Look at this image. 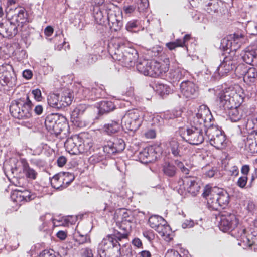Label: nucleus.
Returning a JSON list of instances; mask_svg holds the SVG:
<instances>
[{"instance_id":"1","label":"nucleus","mask_w":257,"mask_h":257,"mask_svg":"<svg viewBox=\"0 0 257 257\" xmlns=\"http://www.w3.org/2000/svg\"><path fill=\"white\" fill-rule=\"evenodd\" d=\"M216 102L220 107L231 108L236 105H240L243 101L244 93L243 89L238 84L223 89L217 88L215 90Z\"/></svg>"},{"instance_id":"2","label":"nucleus","mask_w":257,"mask_h":257,"mask_svg":"<svg viewBox=\"0 0 257 257\" xmlns=\"http://www.w3.org/2000/svg\"><path fill=\"white\" fill-rule=\"evenodd\" d=\"M216 102L220 107L231 108L236 105H240L243 101L244 93L243 89L238 84L223 89L217 88L215 90Z\"/></svg>"},{"instance_id":"3","label":"nucleus","mask_w":257,"mask_h":257,"mask_svg":"<svg viewBox=\"0 0 257 257\" xmlns=\"http://www.w3.org/2000/svg\"><path fill=\"white\" fill-rule=\"evenodd\" d=\"M202 196L207 201L208 208L213 210L225 208L229 202V196L227 192L218 187L205 186Z\"/></svg>"},{"instance_id":"4","label":"nucleus","mask_w":257,"mask_h":257,"mask_svg":"<svg viewBox=\"0 0 257 257\" xmlns=\"http://www.w3.org/2000/svg\"><path fill=\"white\" fill-rule=\"evenodd\" d=\"M47 129L51 133L55 134L56 136L62 134L66 135L68 125L63 116H60L57 114H51L48 115L45 121Z\"/></svg>"},{"instance_id":"5","label":"nucleus","mask_w":257,"mask_h":257,"mask_svg":"<svg viewBox=\"0 0 257 257\" xmlns=\"http://www.w3.org/2000/svg\"><path fill=\"white\" fill-rule=\"evenodd\" d=\"M73 97L71 91L65 89L59 94L49 93L47 97V102L50 107L61 109L70 105Z\"/></svg>"},{"instance_id":"6","label":"nucleus","mask_w":257,"mask_h":257,"mask_svg":"<svg viewBox=\"0 0 257 257\" xmlns=\"http://www.w3.org/2000/svg\"><path fill=\"white\" fill-rule=\"evenodd\" d=\"M206 131V130L194 125L190 127L182 128L180 130V135L189 144L197 145L203 142Z\"/></svg>"},{"instance_id":"7","label":"nucleus","mask_w":257,"mask_h":257,"mask_svg":"<svg viewBox=\"0 0 257 257\" xmlns=\"http://www.w3.org/2000/svg\"><path fill=\"white\" fill-rule=\"evenodd\" d=\"M141 116L142 112L137 109L127 111L121 119L122 126L129 131H136L141 124Z\"/></svg>"},{"instance_id":"8","label":"nucleus","mask_w":257,"mask_h":257,"mask_svg":"<svg viewBox=\"0 0 257 257\" xmlns=\"http://www.w3.org/2000/svg\"><path fill=\"white\" fill-rule=\"evenodd\" d=\"M213 116L209 109L206 105L200 106L197 113L193 118V124L202 128L207 130L214 126L211 123Z\"/></svg>"},{"instance_id":"9","label":"nucleus","mask_w":257,"mask_h":257,"mask_svg":"<svg viewBox=\"0 0 257 257\" xmlns=\"http://www.w3.org/2000/svg\"><path fill=\"white\" fill-rule=\"evenodd\" d=\"M206 135L210 144L217 149H222L226 147V139L224 134L217 126L209 127L206 130Z\"/></svg>"},{"instance_id":"10","label":"nucleus","mask_w":257,"mask_h":257,"mask_svg":"<svg viewBox=\"0 0 257 257\" xmlns=\"http://www.w3.org/2000/svg\"><path fill=\"white\" fill-rule=\"evenodd\" d=\"M218 227L224 232H231L235 229L239 223L236 215L231 212H222L219 216Z\"/></svg>"},{"instance_id":"11","label":"nucleus","mask_w":257,"mask_h":257,"mask_svg":"<svg viewBox=\"0 0 257 257\" xmlns=\"http://www.w3.org/2000/svg\"><path fill=\"white\" fill-rule=\"evenodd\" d=\"M123 16L122 11L114 5V8H109L107 17V23L109 24L111 31L120 30L122 26Z\"/></svg>"},{"instance_id":"12","label":"nucleus","mask_w":257,"mask_h":257,"mask_svg":"<svg viewBox=\"0 0 257 257\" xmlns=\"http://www.w3.org/2000/svg\"><path fill=\"white\" fill-rule=\"evenodd\" d=\"M114 238L112 235H108L99 243L98 252L100 255L102 253L105 255V253L111 248L112 249L114 253H117V255L120 254V245L115 241Z\"/></svg>"},{"instance_id":"13","label":"nucleus","mask_w":257,"mask_h":257,"mask_svg":"<svg viewBox=\"0 0 257 257\" xmlns=\"http://www.w3.org/2000/svg\"><path fill=\"white\" fill-rule=\"evenodd\" d=\"M137 71L145 76L156 77L168 69L167 65H137Z\"/></svg>"},{"instance_id":"14","label":"nucleus","mask_w":257,"mask_h":257,"mask_svg":"<svg viewBox=\"0 0 257 257\" xmlns=\"http://www.w3.org/2000/svg\"><path fill=\"white\" fill-rule=\"evenodd\" d=\"M114 8V5L111 3L105 4L103 6H95L93 10L95 21L100 25L105 24L109 8Z\"/></svg>"},{"instance_id":"15","label":"nucleus","mask_w":257,"mask_h":257,"mask_svg":"<svg viewBox=\"0 0 257 257\" xmlns=\"http://www.w3.org/2000/svg\"><path fill=\"white\" fill-rule=\"evenodd\" d=\"M88 108V105L80 104L77 105L72 111L71 121L73 124L78 127H83L87 125V122L83 120L82 115Z\"/></svg>"},{"instance_id":"16","label":"nucleus","mask_w":257,"mask_h":257,"mask_svg":"<svg viewBox=\"0 0 257 257\" xmlns=\"http://www.w3.org/2000/svg\"><path fill=\"white\" fill-rule=\"evenodd\" d=\"M7 16L10 17V21L13 23L16 24L17 27L21 24L24 23L27 18V13L23 7L8 8L5 10Z\"/></svg>"},{"instance_id":"17","label":"nucleus","mask_w":257,"mask_h":257,"mask_svg":"<svg viewBox=\"0 0 257 257\" xmlns=\"http://www.w3.org/2000/svg\"><path fill=\"white\" fill-rule=\"evenodd\" d=\"M81 142L80 138L76 135L68 138L64 144L66 150L73 155L82 153L84 151L83 146L85 145L86 142H84L83 145Z\"/></svg>"},{"instance_id":"18","label":"nucleus","mask_w":257,"mask_h":257,"mask_svg":"<svg viewBox=\"0 0 257 257\" xmlns=\"http://www.w3.org/2000/svg\"><path fill=\"white\" fill-rule=\"evenodd\" d=\"M12 200L19 205L33 200L35 195L27 190H15L11 194Z\"/></svg>"},{"instance_id":"19","label":"nucleus","mask_w":257,"mask_h":257,"mask_svg":"<svg viewBox=\"0 0 257 257\" xmlns=\"http://www.w3.org/2000/svg\"><path fill=\"white\" fill-rule=\"evenodd\" d=\"M180 90L182 94L186 98H194L198 95L197 87L191 81L182 82L180 84Z\"/></svg>"},{"instance_id":"20","label":"nucleus","mask_w":257,"mask_h":257,"mask_svg":"<svg viewBox=\"0 0 257 257\" xmlns=\"http://www.w3.org/2000/svg\"><path fill=\"white\" fill-rule=\"evenodd\" d=\"M25 100V104L23 105L22 108L21 107V112L18 111V113L16 110H19L17 106L14 108V114L16 118L18 119H28L32 116V103L30 100L28 96H26Z\"/></svg>"},{"instance_id":"21","label":"nucleus","mask_w":257,"mask_h":257,"mask_svg":"<svg viewBox=\"0 0 257 257\" xmlns=\"http://www.w3.org/2000/svg\"><path fill=\"white\" fill-rule=\"evenodd\" d=\"M101 90L98 89L81 87L79 89L78 93L81 99L95 100L101 97L99 92Z\"/></svg>"},{"instance_id":"22","label":"nucleus","mask_w":257,"mask_h":257,"mask_svg":"<svg viewBox=\"0 0 257 257\" xmlns=\"http://www.w3.org/2000/svg\"><path fill=\"white\" fill-rule=\"evenodd\" d=\"M17 25L10 20L0 23V35L3 37H10L17 33Z\"/></svg>"},{"instance_id":"23","label":"nucleus","mask_w":257,"mask_h":257,"mask_svg":"<svg viewBox=\"0 0 257 257\" xmlns=\"http://www.w3.org/2000/svg\"><path fill=\"white\" fill-rule=\"evenodd\" d=\"M179 184H183V188L193 195H195L199 191L200 186L196 182V179L193 177H185L184 179L179 181Z\"/></svg>"},{"instance_id":"24","label":"nucleus","mask_w":257,"mask_h":257,"mask_svg":"<svg viewBox=\"0 0 257 257\" xmlns=\"http://www.w3.org/2000/svg\"><path fill=\"white\" fill-rule=\"evenodd\" d=\"M138 158L144 163L151 162L157 159V155L153 147L146 148L140 152Z\"/></svg>"},{"instance_id":"25","label":"nucleus","mask_w":257,"mask_h":257,"mask_svg":"<svg viewBox=\"0 0 257 257\" xmlns=\"http://www.w3.org/2000/svg\"><path fill=\"white\" fill-rule=\"evenodd\" d=\"M166 146L175 157H182L184 154L182 147L179 145L175 138L169 139L166 143Z\"/></svg>"},{"instance_id":"26","label":"nucleus","mask_w":257,"mask_h":257,"mask_svg":"<svg viewBox=\"0 0 257 257\" xmlns=\"http://www.w3.org/2000/svg\"><path fill=\"white\" fill-rule=\"evenodd\" d=\"M239 106L235 104L231 108H226L228 109V117L232 122L238 121L243 116V110Z\"/></svg>"},{"instance_id":"27","label":"nucleus","mask_w":257,"mask_h":257,"mask_svg":"<svg viewBox=\"0 0 257 257\" xmlns=\"http://www.w3.org/2000/svg\"><path fill=\"white\" fill-rule=\"evenodd\" d=\"M224 3L220 0H210L206 5L205 10L209 14H212L221 11Z\"/></svg>"},{"instance_id":"28","label":"nucleus","mask_w":257,"mask_h":257,"mask_svg":"<svg viewBox=\"0 0 257 257\" xmlns=\"http://www.w3.org/2000/svg\"><path fill=\"white\" fill-rule=\"evenodd\" d=\"M156 231L167 241H169L172 239V231L166 221H165V223L160 225V227L158 228Z\"/></svg>"},{"instance_id":"29","label":"nucleus","mask_w":257,"mask_h":257,"mask_svg":"<svg viewBox=\"0 0 257 257\" xmlns=\"http://www.w3.org/2000/svg\"><path fill=\"white\" fill-rule=\"evenodd\" d=\"M176 166L175 162H165L162 166V171L164 174L170 177L175 176L177 171Z\"/></svg>"},{"instance_id":"30","label":"nucleus","mask_w":257,"mask_h":257,"mask_svg":"<svg viewBox=\"0 0 257 257\" xmlns=\"http://www.w3.org/2000/svg\"><path fill=\"white\" fill-rule=\"evenodd\" d=\"M20 163L22 166L23 172L27 178L35 179L37 176V173L33 168L30 167L28 163L25 159H21Z\"/></svg>"},{"instance_id":"31","label":"nucleus","mask_w":257,"mask_h":257,"mask_svg":"<svg viewBox=\"0 0 257 257\" xmlns=\"http://www.w3.org/2000/svg\"><path fill=\"white\" fill-rule=\"evenodd\" d=\"M52 217L50 214H47L41 216L38 221V228L39 230L46 231L49 229V227L51 224Z\"/></svg>"},{"instance_id":"32","label":"nucleus","mask_w":257,"mask_h":257,"mask_svg":"<svg viewBox=\"0 0 257 257\" xmlns=\"http://www.w3.org/2000/svg\"><path fill=\"white\" fill-rule=\"evenodd\" d=\"M254 134L249 135L244 140L245 148L252 153L257 152V141Z\"/></svg>"},{"instance_id":"33","label":"nucleus","mask_w":257,"mask_h":257,"mask_svg":"<svg viewBox=\"0 0 257 257\" xmlns=\"http://www.w3.org/2000/svg\"><path fill=\"white\" fill-rule=\"evenodd\" d=\"M165 220L157 215H152L150 217L148 222L150 226L156 231L160 227V225L165 223Z\"/></svg>"},{"instance_id":"34","label":"nucleus","mask_w":257,"mask_h":257,"mask_svg":"<svg viewBox=\"0 0 257 257\" xmlns=\"http://www.w3.org/2000/svg\"><path fill=\"white\" fill-rule=\"evenodd\" d=\"M247 49V50L245 51L242 55V59L246 64H252L253 59L256 58L257 52L252 49H250L249 47Z\"/></svg>"},{"instance_id":"35","label":"nucleus","mask_w":257,"mask_h":257,"mask_svg":"<svg viewBox=\"0 0 257 257\" xmlns=\"http://www.w3.org/2000/svg\"><path fill=\"white\" fill-rule=\"evenodd\" d=\"M120 125L118 121H111L104 125L103 130L108 135L116 133L120 128Z\"/></svg>"},{"instance_id":"36","label":"nucleus","mask_w":257,"mask_h":257,"mask_svg":"<svg viewBox=\"0 0 257 257\" xmlns=\"http://www.w3.org/2000/svg\"><path fill=\"white\" fill-rule=\"evenodd\" d=\"M114 108L115 105L111 101H102L99 104V112L101 113L109 112Z\"/></svg>"},{"instance_id":"37","label":"nucleus","mask_w":257,"mask_h":257,"mask_svg":"<svg viewBox=\"0 0 257 257\" xmlns=\"http://www.w3.org/2000/svg\"><path fill=\"white\" fill-rule=\"evenodd\" d=\"M61 174L58 173L54 175L51 179V184L56 189L62 190L64 188V182L61 178Z\"/></svg>"},{"instance_id":"38","label":"nucleus","mask_w":257,"mask_h":257,"mask_svg":"<svg viewBox=\"0 0 257 257\" xmlns=\"http://www.w3.org/2000/svg\"><path fill=\"white\" fill-rule=\"evenodd\" d=\"M25 104V100L24 98L14 100L11 102V104L10 106V112L14 117L16 118V116L15 115L14 111V109H15L14 108H15L16 105V106L18 107L19 110H18L17 111L16 110L15 111L18 113V111L21 112L22 109H21V107L22 108L23 105H24Z\"/></svg>"},{"instance_id":"39","label":"nucleus","mask_w":257,"mask_h":257,"mask_svg":"<svg viewBox=\"0 0 257 257\" xmlns=\"http://www.w3.org/2000/svg\"><path fill=\"white\" fill-rule=\"evenodd\" d=\"M232 65H219L215 72L216 78L219 76L226 75L231 70L233 69Z\"/></svg>"},{"instance_id":"40","label":"nucleus","mask_w":257,"mask_h":257,"mask_svg":"<svg viewBox=\"0 0 257 257\" xmlns=\"http://www.w3.org/2000/svg\"><path fill=\"white\" fill-rule=\"evenodd\" d=\"M114 146L116 153L121 152L125 148V143L123 139L120 138H113L111 140Z\"/></svg>"},{"instance_id":"41","label":"nucleus","mask_w":257,"mask_h":257,"mask_svg":"<svg viewBox=\"0 0 257 257\" xmlns=\"http://www.w3.org/2000/svg\"><path fill=\"white\" fill-rule=\"evenodd\" d=\"M61 174V179L64 182V188H66L74 179V176L72 173L69 172H62Z\"/></svg>"},{"instance_id":"42","label":"nucleus","mask_w":257,"mask_h":257,"mask_svg":"<svg viewBox=\"0 0 257 257\" xmlns=\"http://www.w3.org/2000/svg\"><path fill=\"white\" fill-rule=\"evenodd\" d=\"M153 88L154 90L157 91L161 96L168 94L170 92L168 86L161 83L156 84L155 88L153 87Z\"/></svg>"},{"instance_id":"43","label":"nucleus","mask_w":257,"mask_h":257,"mask_svg":"<svg viewBox=\"0 0 257 257\" xmlns=\"http://www.w3.org/2000/svg\"><path fill=\"white\" fill-rule=\"evenodd\" d=\"M231 235L236 238L243 239L245 237L246 229L243 227H237L231 231Z\"/></svg>"},{"instance_id":"44","label":"nucleus","mask_w":257,"mask_h":257,"mask_svg":"<svg viewBox=\"0 0 257 257\" xmlns=\"http://www.w3.org/2000/svg\"><path fill=\"white\" fill-rule=\"evenodd\" d=\"M230 39L232 44L230 46V51L227 52V53H233L234 54V52H236L240 48V44L239 42L238 38L230 36Z\"/></svg>"},{"instance_id":"45","label":"nucleus","mask_w":257,"mask_h":257,"mask_svg":"<svg viewBox=\"0 0 257 257\" xmlns=\"http://www.w3.org/2000/svg\"><path fill=\"white\" fill-rule=\"evenodd\" d=\"M232 42H231L230 36L223 39L220 43V48H222L223 51L227 52L230 51V46L231 45Z\"/></svg>"},{"instance_id":"46","label":"nucleus","mask_w":257,"mask_h":257,"mask_svg":"<svg viewBox=\"0 0 257 257\" xmlns=\"http://www.w3.org/2000/svg\"><path fill=\"white\" fill-rule=\"evenodd\" d=\"M140 25V23L137 20H132L128 21L125 25V29L131 32H136L135 29Z\"/></svg>"},{"instance_id":"47","label":"nucleus","mask_w":257,"mask_h":257,"mask_svg":"<svg viewBox=\"0 0 257 257\" xmlns=\"http://www.w3.org/2000/svg\"><path fill=\"white\" fill-rule=\"evenodd\" d=\"M103 150L104 153L109 155L116 153L114 149V146H113L111 140L107 141L106 143L103 146Z\"/></svg>"},{"instance_id":"48","label":"nucleus","mask_w":257,"mask_h":257,"mask_svg":"<svg viewBox=\"0 0 257 257\" xmlns=\"http://www.w3.org/2000/svg\"><path fill=\"white\" fill-rule=\"evenodd\" d=\"M241 75H244L248 78H255L257 77V70L254 68L251 67L247 71L246 70L243 71Z\"/></svg>"},{"instance_id":"49","label":"nucleus","mask_w":257,"mask_h":257,"mask_svg":"<svg viewBox=\"0 0 257 257\" xmlns=\"http://www.w3.org/2000/svg\"><path fill=\"white\" fill-rule=\"evenodd\" d=\"M175 164L181 170V172L185 174L188 175L189 173L190 170L188 168H186L183 163L179 160H175Z\"/></svg>"},{"instance_id":"50","label":"nucleus","mask_w":257,"mask_h":257,"mask_svg":"<svg viewBox=\"0 0 257 257\" xmlns=\"http://www.w3.org/2000/svg\"><path fill=\"white\" fill-rule=\"evenodd\" d=\"M149 4L148 0H140L138 4V9L139 12L143 11L149 7Z\"/></svg>"},{"instance_id":"51","label":"nucleus","mask_w":257,"mask_h":257,"mask_svg":"<svg viewBox=\"0 0 257 257\" xmlns=\"http://www.w3.org/2000/svg\"><path fill=\"white\" fill-rule=\"evenodd\" d=\"M181 44L182 43L180 42V39H178L174 42L167 43L166 44V46L170 50H173L177 47H182Z\"/></svg>"},{"instance_id":"52","label":"nucleus","mask_w":257,"mask_h":257,"mask_svg":"<svg viewBox=\"0 0 257 257\" xmlns=\"http://www.w3.org/2000/svg\"><path fill=\"white\" fill-rule=\"evenodd\" d=\"M247 181V176H242L240 177L237 181V185L241 188H244L246 185Z\"/></svg>"},{"instance_id":"53","label":"nucleus","mask_w":257,"mask_h":257,"mask_svg":"<svg viewBox=\"0 0 257 257\" xmlns=\"http://www.w3.org/2000/svg\"><path fill=\"white\" fill-rule=\"evenodd\" d=\"M32 94L33 95L34 98L37 101H41L42 100V94L41 91L39 89H36L32 91Z\"/></svg>"},{"instance_id":"54","label":"nucleus","mask_w":257,"mask_h":257,"mask_svg":"<svg viewBox=\"0 0 257 257\" xmlns=\"http://www.w3.org/2000/svg\"><path fill=\"white\" fill-rule=\"evenodd\" d=\"M165 257H181L178 252L173 250H168L166 253Z\"/></svg>"},{"instance_id":"55","label":"nucleus","mask_w":257,"mask_h":257,"mask_svg":"<svg viewBox=\"0 0 257 257\" xmlns=\"http://www.w3.org/2000/svg\"><path fill=\"white\" fill-rule=\"evenodd\" d=\"M194 225V221L192 220H185L182 224L183 228H191Z\"/></svg>"},{"instance_id":"56","label":"nucleus","mask_w":257,"mask_h":257,"mask_svg":"<svg viewBox=\"0 0 257 257\" xmlns=\"http://www.w3.org/2000/svg\"><path fill=\"white\" fill-rule=\"evenodd\" d=\"M156 132L152 129L149 130L145 133L144 135L147 139H153L156 137Z\"/></svg>"},{"instance_id":"57","label":"nucleus","mask_w":257,"mask_h":257,"mask_svg":"<svg viewBox=\"0 0 257 257\" xmlns=\"http://www.w3.org/2000/svg\"><path fill=\"white\" fill-rule=\"evenodd\" d=\"M111 235H112L113 237L114 238V240L116 241L118 243H119V241L121 240L122 239L125 238L126 236L125 234H121L118 232L114 234H111Z\"/></svg>"},{"instance_id":"58","label":"nucleus","mask_w":257,"mask_h":257,"mask_svg":"<svg viewBox=\"0 0 257 257\" xmlns=\"http://www.w3.org/2000/svg\"><path fill=\"white\" fill-rule=\"evenodd\" d=\"M57 164L59 167H63L67 162V159L63 156H60L57 159Z\"/></svg>"},{"instance_id":"59","label":"nucleus","mask_w":257,"mask_h":257,"mask_svg":"<svg viewBox=\"0 0 257 257\" xmlns=\"http://www.w3.org/2000/svg\"><path fill=\"white\" fill-rule=\"evenodd\" d=\"M122 218L124 221H130V219H128L130 217V212L125 210V209H122L121 210Z\"/></svg>"},{"instance_id":"60","label":"nucleus","mask_w":257,"mask_h":257,"mask_svg":"<svg viewBox=\"0 0 257 257\" xmlns=\"http://www.w3.org/2000/svg\"><path fill=\"white\" fill-rule=\"evenodd\" d=\"M54 29L52 27L50 26H47L44 29V33L47 37L51 36L53 33Z\"/></svg>"},{"instance_id":"61","label":"nucleus","mask_w":257,"mask_h":257,"mask_svg":"<svg viewBox=\"0 0 257 257\" xmlns=\"http://www.w3.org/2000/svg\"><path fill=\"white\" fill-rule=\"evenodd\" d=\"M105 157L104 154L101 153L99 155H94L91 158H92L95 162H99L102 160Z\"/></svg>"},{"instance_id":"62","label":"nucleus","mask_w":257,"mask_h":257,"mask_svg":"<svg viewBox=\"0 0 257 257\" xmlns=\"http://www.w3.org/2000/svg\"><path fill=\"white\" fill-rule=\"evenodd\" d=\"M82 254L83 257H93L92 250L88 248L84 249Z\"/></svg>"},{"instance_id":"63","label":"nucleus","mask_w":257,"mask_h":257,"mask_svg":"<svg viewBox=\"0 0 257 257\" xmlns=\"http://www.w3.org/2000/svg\"><path fill=\"white\" fill-rule=\"evenodd\" d=\"M231 175L237 176L239 174V169L236 166H233L229 170Z\"/></svg>"},{"instance_id":"64","label":"nucleus","mask_w":257,"mask_h":257,"mask_svg":"<svg viewBox=\"0 0 257 257\" xmlns=\"http://www.w3.org/2000/svg\"><path fill=\"white\" fill-rule=\"evenodd\" d=\"M135 10V7L134 6L130 5L124 6L123 10L126 14H131Z\"/></svg>"}]
</instances>
